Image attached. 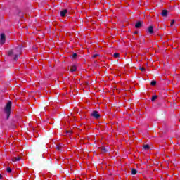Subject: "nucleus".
Segmentation results:
<instances>
[{
  "label": "nucleus",
  "mask_w": 180,
  "mask_h": 180,
  "mask_svg": "<svg viewBox=\"0 0 180 180\" xmlns=\"http://www.w3.org/2000/svg\"><path fill=\"white\" fill-rule=\"evenodd\" d=\"M22 54V46H17L15 49L8 51L9 57H11L16 61L19 58V56Z\"/></svg>",
  "instance_id": "1"
},
{
  "label": "nucleus",
  "mask_w": 180,
  "mask_h": 180,
  "mask_svg": "<svg viewBox=\"0 0 180 180\" xmlns=\"http://www.w3.org/2000/svg\"><path fill=\"white\" fill-rule=\"evenodd\" d=\"M11 108H12V101H8L4 109V112L7 115V119H9V116H11Z\"/></svg>",
  "instance_id": "2"
},
{
  "label": "nucleus",
  "mask_w": 180,
  "mask_h": 180,
  "mask_svg": "<svg viewBox=\"0 0 180 180\" xmlns=\"http://www.w3.org/2000/svg\"><path fill=\"white\" fill-rule=\"evenodd\" d=\"M91 116L93 117H95V119H99V117H101V115H99L98 111H93V112L91 113Z\"/></svg>",
  "instance_id": "3"
},
{
  "label": "nucleus",
  "mask_w": 180,
  "mask_h": 180,
  "mask_svg": "<svg viewBox=\"0 0 180 180\" xmlns=\"http://www.w3.org/2000/svg\"><path fill=\"white\" fill-rule=\"evenodd\" d=\"M5 40H6L5 34H1V38H0L1 44H5Z\"/></svg>",
  "instance_id": "4"
},
{
  "label": "nucleus",
  "mask_w": 180,
  "mask_h": 180,
  "mask_svg": "<svg viewBox=\"0 0 180 180\" xmlns=\"http://www.w3.org/2000/svg\"><path fill=\"white\" fill-rule=\"evenodd\" d=\"M148 32L150 34H153V33H154V28L153 27V26H150L148 28Z\"/></svg>",
  "instance_id": "5"
},
{
  "label": "nucleus",
  "mask_w": 180,
  "mask_h": 180,
  "mask_svg": "<svg viewBox=\"0 0 180 180\" xmlns=\"http://www.w3.org/2000/svg\"><path fill=\"white\" fill-rule=\"evenodd\" d=\"M68 13V11L67 9H65L60 12V15L62 17L65 16V14Z\"/></svg>",
  "instance_id": "6"
},
{
  "label": "nucleus",
  "mask_w": 180,
  "mask_h": 180,
  "mask_svg": "<svg viewBox=\"0 0 180 180\" xmlns=\"http://www.w3.org/2000/svg\"><path fill=\"white\" fill-rule=\"evenodd\" d=\"M167 13H168V11H167V10H163V11H162V16L165 17V16H167Z\"/></svg>",
  "instance_id": "7"
},
{
  "label": "nucleus",
  "mask_w": 180,
  "mask_h": 180,
  "mask_svg": "<svg viewBox=\"0 0 180 180\" xmlns=\"http://www.w3.org/2000/svg\"><path fill=\"white\" fill-rule=\"evenodd\" d=\"M20 157H15L12 159L13 162H15V161H20Z\"/></svg>",
  "instance_id": "8"
},
{
  "label": "nucleus",
  "mask_w": 180,
  "mask_h": 180,
  "mask_svg": "<svg viewBox=\"0 0 180 180\" xmlns=\"http://www.w3.org/2000/svg\"><path fill=\"white\" fill-rule=\"evenodd\" d=\"M71 72H74L75 71H77V67L75 65L72 66L70 68Z\"/></svg>",
  "instance_id": "9"
},
{
  "label": "nucleus",
  "mask_w": 180,
  "mask_h": 180,
  "mask_svg": "<svg viewBox=\"0 0 180 180\" xmlns=\"http://www.w3.org/2000/svg\"><path fill=\"white\" fill-rule=\"evenodd\" d=\"M135 27L136 28L141 27V22H136V24L135 25Z\"/></svg>",
  "instance_id": "10"
},
{
  "label": "nucleus",
  "mask_w": 180,
  "mask_h": 180,
  "mask_svg": "<svg viewBox=\"0 0 180 180\" xmlns=\"http://www.w3.org/2000/svg\"><path fill=\"white\" fill-rule=\"evenodd\" d=\"M136 174H137V170H136L135 169H132L131 174L132 175H136Z\"/></svg>",
  "instance_id": "11"
},
{
  "label": "nucleus",
  "mask_w": 180,
  "mask_h": 180,
  "mask_svg": "<svg viewBox=\"0 0 180 180\" xmlns=\"http://www.w3.org/2000/svg\"><path fill=\"white\" fill-rule=\"evenodd\" d=\"M158 98V96H153L152 97V101L154 102V101H155V99H157Z\"/></svg>",
  "instance_id": "12"
},
{
  "label": "nucleus",
  "mask_w": 180,
  "mask_h": 180,
  "mask_svg": "<svg viewBox=\"0 0 180 180\" xmlns=\"http://www.w3.org/2000/svg\"><path fill=\"white\" fill-rule=\"evenodd\" d=\"M143 148H144V150H148L150 148V146L145 145V146H143Z\"/></svg>",
  "instance_id": "13"
},
{
  "label": "nucleus",
  "mask_w": 180,
  "mask_h": 180,
  "mask_svg": "<svg viewBox=\"0 0 180 180\" xmlns=\"http://www.w3.org/2000/svg\"><path fill=\"white\" fill-rule=\"evenodd\" d=\"M57 150H58V151H63V148L61 147V146H58Z\"/></svg>",
  "instance_id": "14"
},
{
  "label": "nucleus",
  "mask_w": 180,
  "mask_h": 180,
  "mask_svg": "<svg viewBox=\"0 0 180 180\" xmlns=\"http://www.w3.org/2000/svg\"><path fill=\"white\" fill-rule=\"evenodd\" d=\"M77 56L78 55L77 54V53H75L72 54V58H77Z\"/></svg>",
  "instance_id": "15"
},
{
  "label": "nucleus",
  "mask_w": 180,
  "mask_h": 180,
  "mask_svg": "<svg viewBox=\"0 0 180 180\" xmlns=\"http://www.w3.org/2000/svg\"><path fill=\"white\" fill-rule=\"evenodd\" d=\"M156 84H157V82H155V81H152L151 82V83H150V84L153 86H154V85H156Z\"/></svg>",
  "instance_id": "16"
},
{
  "label": "nucleus",
  "mask_w": 180,
  "mask_h": 180,
  "mask_svg": "<svg viewBox=\"0 0 180 180\" xmlns=\"http://www.w3.org/2000/svg\"><path fill=\"white\" fill-rule=\"evenodd\" d=\"M7 172H12V169H11V167H7Z\"/></svg>",
  "instance_id": "17"
},
{
  "label": "nucleus",
  "mask_w": 180,
  "mask_h": 180,
  "mask_svg": "<svg viewBox=\"0 0 180 180\" xmlns=\"http://www.w3.org/2000/svg\"><path fill=\"white\" fill-rule=\"evenodd\" d=\"M113 56H114L115 58H117V57H119V53H114Z\"/></svg>",
  "instance_id": "18"
},
{
  "label": "nucleus",
  "mask_w": 180,
  "mask_h": 180,
  "mask_svg": "<svg viewBox=\"0 0 180 180\" xmlns=\"http://www.w3.org/2000/svg\"><path fill=\"white\" fill-rule=\"evenodd\" d=\"M175 23V20H172V21H171V26H172V25H174Z\"/></svg>",
  "instance_id": "19"
},
{
  "label": "nucleus",
  "mask_w": 180,
  "mask_h": 180,
  "mask_svg": "<svg viewBox=\"0 0 180 180\" xmlns=\"http://www.w3.org/2000/svg\"><path fill=\"white\" fill-rule=\"evenodd\" d=\"M96 57H98V54H95L93 56V58H96Z\"/></svg>",
  "instance_id": "20"
},
{
  "label": "nucleus",
  "mask_w": 180,
  "mask_h": 180,
  "mask_svg": "<svg viewBox=\"0 0 180 180\" xmlns=\"http://www.w3.org/2000/svg\"><path fill=\"white\" fill-rule=\"evenodd\" d=\"M141 71H144V68H141Z\"/></svg>",
  "instance_id": "21"
},
{
  "label": "nucleus",
  "mask_w": 180,
  "mask_h": 180,
  "mask_svg": "<svg viewBox=\"0 0 180 180\" xmlns=\"http://www.w3.org/2000/svg\"><path fill=\"white\" fill-rule=\"evenodd\" d=\"M0 179H2V174H0Z\"/></svg>",
  "instance_id": "22"
},
{
  "label": "nucleus",
  "mask_w": 180,
  "mask_h": 180,
  "mask_svg": "<svg viewBox=\"0 0 180 180\" xmlns=\"http://www.w3.org/2000/svg\"><path fill=\"white\" fill-rule=\"evenodd\" d=\"M135 34H137V32H135Z\"/></svg>",
  "instance_id": "23"
}]
</instances>
